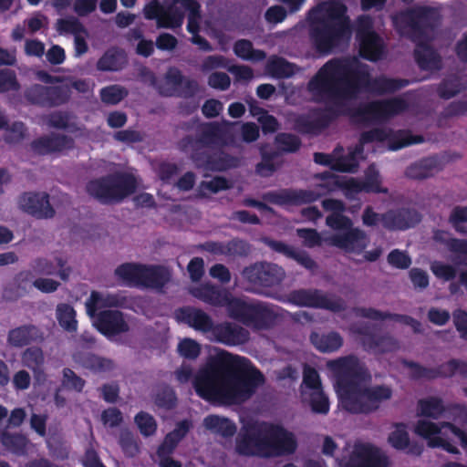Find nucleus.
Here are the masks:
<instances>
[{"mask_svg": "<svg viewBox=\"0 0 467 467\" xmlns=\"http://www.w3.org/2000/svg\"><path fill=\"white\" fill-rule=\"evenodd\" d=\"M177 400L174 389L168 385L159 388L154 395L155 405L167 410L174 409L177 405Z\"/></svg>", "mask_w": 467, "mask_h": 467, "instance_id": "864d4df0", "label": "nucleus"}, {"mask_svg": "<svg viewBox=\"0 0 467 467\" xmlns=\"http://www.w3.org/2000/svg\"><path fill=\"white\" fill-rule=\"evenodd\" d=\"M235 451L241 456H265V425L244 427L235 440Z\"/></svg>", "mask_w": 467, "mask_h": 467, "instance_id": "dca6fc26", "label": "nucleus"}, {"mask_svg": "<svg viewBox=\"0 0 467 467\" xmlns=\"http://www.w3.org/2000/svg\"><path fill=\"white\" fill-rule=\"evenodd\" d=\"M403 30L416 44L414 59L422 70L439 71L442 68L441 55L430 44L431 35L437 26L440 15L431 6L417 5L400 14Z\"/></svg>", "mask_w": 467, "mask_h": 467, "instance_id": "20e7f679", "label": "nucleus"}, {"mask_svg": "<svg viewBox=\"0 0 467 467\" xmlns=\"http://www.w3.org/2000/svg\"><path fill=\"white\" fill-rule=\"evenodd\" d=\"M262 161L256 164L255 171L264 177L272 175L276 171L275 160L280 156L279 150H261Z\"/></svg>", "mask_w": 467, "mask_h": 467, "instance_id": "13d9d810", "label": "nucleus"}, {"mask_svg": "<svg viewBox=\"0 0 467 467\" xmlns=\"http://www.w3.org/2000/svg\"><path fill=\"white\" fill-rule=\"evenodd\" d=\"M203 426L213 433L219 434L223 438L233 437L237 430L236 425L231 420L214 414L204 418Z\"/></svg>", "mask_w": 467, "mask_h": 467, "instance_id": "ea45409f", "label": "nucleus"}, {"mask_svg": "<svg viewBox=\"0 0 467 467\" xmlns=\"http://www.w3.org/2000/svg\"><path fill=\"white\" fill-rule=\"evenodd\" d=\"M183 17V14L179 9H177L173 5H170L166 10H163L161 16L159 18L158 27H180L182 25Z\"/></svg>", "mask_w": 467, "mask_h": 467, "instance_id": "680f3d73", "label": "nucleus"}, {"mask_svg": "<svg viewBox=\"0 0 467 467\" xmlns=\"http://www.w3.org/2000/svg\"><path fill=\"white\" fill-rule=\"evenodd\" d=\"M134 421L140 432L145 437L153 435L157 431V422L154 417L148 412L140 411L136 414Z\"/></svg>", "mask_w": 467, "mask_h": 467, "instance_id": "69168bd1", "label": "nucleus"}, {"mask_svg": "<svg viewBox=\"0 0 467 467\" xmlns=\"http://www.w3.org/2000/svg\"><path fill=\"white\" fill-rule=\"evenodd\" d=\"M321 77H335L336 80H345L343 88L327 87V91L334 97L357 98L366 88L378 95L391 94L410 84L408 79L391 78L379 76L371 78L368 66L350 57H334L321 67Z\"/></svg>", "mask_w": 467, "mask_h": 467, "instance_id": "f03ea898", "label": "nucleus"}, {"mask_svg": "<svg viewBox=\"0 0 467 467\" xmlns=\"http://www.w3.org/2000/svg\"><path fill=\"white\" fill-rule=\"evenodd\" d=\"M330 244L346 252L361 254L368 244L367 234L358 227L351 228L343 233H337L331 235Z\"/></svg>", "mask_w": 467, "mask_h": 467, "instance_id": "aec40b11", "label": "nucleus"}, {"mask_svg": "<svg viewBox=\"0 0 467 467\" xmlns=\"http://www.w3.org/2000/svg\"><path fill=\"white\" fill-rule=\"evenodd\" d=\"M288 303L306 307H314L332 311L334 313L346 310V302L337 296H327L319 289H296L287 295Z\"/></svg>", "mask_w": 467, "mask_h": 467, "instance_id": "9b49d317", "label": "nucleus"}, {"mask_svg": "<svg viewBox=\"0 0 467 467\" xmlns=\"http://www.w3.org/2000/svg\"><path fill=\"white\" fill-rule=\"evenodd\" d=\"M171 279L170 271L161 265H144L140 285L147 288H163Z\"/></svg>", "mask_w": 467, "mask_h": 467, "instance_id": "72a5a7b5", "label": "nucleus"}, {"mask_svg": "<svg viewBox=\"0 0 467 467\" xmlns=\"http://www.w3.org/2000/svg\"><path fill=\"white\" fill-rule=\"evenodd\" d=\"M212 335L216 342L228 347L244 345L250 339V333L247 329L227 321L214 324Z\"/></svg>", "mask_w": 467, "mask_h": 467, "instance_id": "4be33fe9", "label": "nucleus"}, {"mask_svg": "<svg viewBox=\"0 0 467 467\" xmlns=\"http://www.w3.org/2000/svg\"><path fill=\"white\" fill-rule=\"evenodd\" d=\"M74 148V139L58 132L39 136L30 142V150L36 156H60Z\"/></svg>", "mask_w": 467, "mask_h": 467, "instance_id": "a211bd4d", "label": "nucleus"}, {"mask_svg": "<svg viewBox=\"0 0 467 467\" xmlns=\"http://www.w3.org/2000/svg\"><path fill=\"white\" fill-rule=\"evenodd\" d=\"M396 430L389 435V443L396 450L403 451L410 445V436L407 431V426L403 422L395 424Z\"/></svg>", "mask_w": 467, "mask_h": 467, "instance_id": "052dcab7", "label": "nucleus"}, {"mask_svg": "<svg viewBox=\"0 0 467 467\" xmlns=\"http://www.w3.org/2000/svg\"><path fill=\"white\" fill-rule=\"evenodd\" d=\"M177 350L181 357L194 360L201 354V345L194 339L184 338L179 342Z\"/></svg>", "mask_w": 467, "mask_h": 467, "instance_id": "774afa93", "label": "nucleus"}, {"mask_svg": "<svg viewBox=\"0 0 467 467\" xmlns=\"http://www.w3.org/2000/svg\"><path fill=\"white\" fill-rule=\"evenodd\" d=\"M175 316L179 322L203 333H212L214 327L212 317L207 313L193 306L181 307L176 310Z\"/></svg>", "mask_w": 467, "mask_h": 467, "instance_id": "a878e982", "label": "nucleus"}, {"mask_svg": "<svg viewBox=\"0 0 467 467\" xmlns=\"http://www.w3.org/2000/svg\"><path fill=\"white\" fill-rule=\"evenodd\" d=\"M431 370L433 371L431 375L432 379L438 378H451L456 373L467 378V362L452 358L436 368H431Z\"/></svg>", "mask_w": 467, "mask_h": 467, "instance_id": "c03bdc74", "label": "nucleus"}, {"mask_svg": "<svg viewBox=\"0 0 467 467\" xmlns=\"http://www.w3.org/2000/svg\"><path fill=\"white\" fill-rule=\"evenodd\" d=\"M310 342L322 353H331L338 350L343 345V338L339 333L331 331L327 334L312 332Z\"/></svg>", "mask_w": 467, "mask_h": 467, "instance_id": "e433bc0d", "label": "nucleus"}, {"mask_svg": "<svg viewBox=\"0 0 467 467\" xmlns=\"http://www.w3.org/2000/svg\"><path fill=\"white\" fill-rule=\"evenodd\" d=\"M101 100L109 105L119 103L128 95L125 88L119 85H111L102 88L99 92Z\"/></svg>", "mask_w": 467, "mask_h": 467, "instance_id": "e2e57ef3", "label": "nucleus"}, {"mask_svg": "<svg viewBox=\"0 0 467 467\" xmlns=\"http://www.w3.org/2000/svg\"><path fill=\"white\" fill-rule=\"evenodd\" d=\"M21 209L37 219H48L55 215V210L46 192H25L19 200Z\"/></svg>", "mask_w": 467, "mask_h": 467, "instance_id": "412c9836", "label": "nucleus"}, {"mask_svg": "<svg viewBox=\"0 0 467 467\" xmlns=\"http://www.w3.org/2000/svg\"><path fill=\"white\" fill-rule=\"evenodd\" d=\"M127 55L120 48H110L106 51L97 62V68L100 71H119L127 65Z\"/></svg>", "mask_w": 467, "mask_h": 467, "instance_id": "4c0bfd02", "label": "nucleus"}, {"mask_svg": "<svg viewBox=\"0 0 467 467\" xmlns=\"http://www.w3.org/2000/svg\"><path fill=\"white\" fill-rule=\"evenodd\" d=\"M320 73L321 67L309 79L306 87L307 91L316 103L334 104L337 119L345 116L348 117L352 123L368 126L386 122L408 109L407 101L400 97L360 102L358 106L349 108L345 102L354 98L334 97L327 89V87L343 88L347 82L345 80H335V77L320 78Z\"/></svg>", "mask_w": 467, "mask_h": 467, "instance_id": "f257e3e1", "label": "nucleus"}, {"mask_svg": "<svg viewBox=\"0 0 467 467\" xmlns=\"http://www.w3.org/2000/svg\"><path fill=\"white\" fill-rule=\"evenodd\" d=\"M57 318L58 324L67 332H76L78 329V321L76 319V311L68 304H59L57 306Z\"/></svg>", "mask_w": 467, "mask_h": 467, "instance_id": "09e8293b", "label": "nucleus"}, {"mask_svg": "<svg viewBox=\"0 0 467 467\" xmlns=\"http://www.w3.org/2000/svg\"><path fill=\"white\" fill-rule=\"evenodd\" d=\"M95 326L106 337L120 335L130 330V326L125 321L123 313L119 310L100 311L97 316Z\"/></svg>", "mask_w": 467, "mask_h": 467, "instance_id": "b1692460", "label": "nucleus"}, {"mask_svg": "<svg viewBox=\"0 0 467 467\" xmlns=\"http://www.w3.org/2000/svg\"><path fill=\"white\" fill-rule=\"evenodd\" d=\"M266 457L293 454L297 449V441L291 431L281 425H265Z\"/></svg>", "mask_w": 467, "mask_h": 467, "instance_id": "f3484780", "label": "nucleus"}, {"mask_svg": "<svg viewBox=\"0 0 467 467\" xmlns=\"http://www.w3.org/2000/svg\"><path fill=\"white\" fill-rule=\"evenodd\" d=\"M143 265L125 263L119 265L115 275L119 278L140 285Z\"/></svg>", "mask_w": 467, "mask_h": 467, "instance_id": "5fc2aeb1", "label": "nucleus"}, {"mask_svg": "<svg viewBox=\"0 0 467 467\" xmlns=\"http://www.w3.org/2000/svg\"><path fill=\"white\" fill-rule=\"evenodd\" d=\"M227 351L213 358L193 380L196 394L204 400L226 404Z\"/></svg>", "mask_w": 467, "mask_h": 467, "instance_id": "0eeeda50", "label": "nucleus"}, {"mask_svg": "<svg viewBox=\"0 0 467 467\" xmlns=\"http://www.w3.org/2000/svg\"><path fill=\"white\" fill-rule=\"evenodd\" d=\"M359 55L364 59L376 62L379 60L385 50L383 39L378 33L358 38Z\"/></svg>", "mask_w": 467, "mask_h": 467, "instance_id": "f704fd0d", "label": "nucleus"}, {"mask_svg": "<svg viewBox=\"0 0 467 467\" xmlns=\"http://www.w3.org/2000/svg\"><path fill=\"white\" fill-rule=\"evenodd\" d=\"M226 404L248 400L264 384L263 373L249 358L227 352Z\"/></svg>", "mask_w": 467, "mask_h": 467, "instance_id": "423d86ee", "label": "nucleus"}, {"mask_svg": "<svg viewBox=\"0 0 467 467\" xmlns=\"http://www.w3.org/2000/svg\"><path fill=\"white\" fill-rule=\"evenodd\" d=\"M44 338L42 331L35 325L27 324L12 328L7 334V343L15 348H23Z\"/></svg>", "mask_w": 467, "mask_h": 467, "instance_id": "c756f323", "label": "nucleus"}, {"mask_svg": "<svg viewBox=\"0 0 467 467\" xmlns=\"http://www.w3.org/2000/svg\"><path fill=\"white\" fill-rule=\"evenodd\" d=\"M327 366L336 374L337 391L359 386L369 377L367 368L355 356L350 355L330 360Z\"/></svg>", "mask_w": 467, "mask_h": 467, "instance_id": "9d476101", "label": "nucleus"}, {"mask_svg": "<svg viewBox=\"0 0 467 467\" xmlns=\"http://www.w3.org/2000/svg\"><path fill=\"white\" fill-rule=\"evenodd\" d=\"M314 177L322 181L321 183L317 184V187L326 190L327 192H335L339 189L341 190L344 177L342 175H337L327 171L317 173Z\"/></svg>", "mask_w": 467, "mask_h": 467, "instance_id": "0e129e2a", "label": "nucleus"}, {"mask_svg": "<svg viewBox=\"0 0 467 467\" xmlns=\"http://www.w3.org/2000/svg\"><path fill=\"white\" fill-rule=\"evenodd\" d=\"M0 441L7 451L16 455L26 453L28 440L23 434L4 431L0 436Z\"/></svg>", "mask_w": 467, "mask_h": 467, "instance_id": "49530a36", "label": "nucleus"}, {"mask_svg": "<svg viewBox=\"0 0 467 467\" xmlns=\"http://www.w3.org/2000/svg\"><path fill=\"white\" fill-rule=\"evenodd\" d=\"M101 303L105 307H119L131 309L134 306V300L127 295L126 291H118L117 293H109L101 296L99 292L93 291L90 295V302L87 304L88 312L93 315L96 310V304Z\"/></svg>", "mask_w": 467, "mask_h": 467, "instance_id": "cd10ccee", "label": "nucleus"}, {"mask_svg": "<svg viewBox=\"0 0 467 467\" xmlns=\"http://www.w3.org/2000/svg\"><path fill=\"white\" fill-rule=\"evenodd\" d=\"M347 11L343 3L330 0L322 5L320 16L311 21L309 36L319 54H331L349 40L352 30Z\"/></svg>", "mask_w": 467, "mask_h": 467, "instance_id": "39448f33", "label": "nucleus"}, {"mask_svg": "<svg viewBox=\"0 0 467 467\" xmlns=\"http://www.w3.org/2000/svg\"><path fill=\"white\" fill-rule=\"evenodd\" d=\"M266 69L271 76L277 78H290L295 73L294 64L280 57L271 58L266 64Z\"/></svg>", "mask_w": 467, "mask_h": 467, "instance_id": "8fccbe9b", "label": "nucleus"}, {"mask_svg": "<svg viewBox=\"0 0 467 467\" xmlns=\"http://www.w3.org/2000/svg\"><path fill=\"white\" fill-rule=\"evenodd\" d=\"M354 313L357 317L368 318L370 320H393L396 322H400L404 325H410V322H414V317L403 315V314H394L389 312H383L380 310H378L373 307H362L358 306L354 308Z\"/></svg>", "mask_w": 467, "mask_h": 467, "instance_id": "c9c22d12", "label": "nucleus"}, {"mask_svg": "<svg viewBox=\"0 0 467 467\" xmlns=\"http://www.w3.org/2000/svg\"><path fill=\"white\" fill-rule=\"evenodd\" d=\"M232 187L229 181L223 176H215L211 181H202L198 186V196L206 198L207 192L218 193L221 191L229 190Z\"/></svg>", "mask_w": 467, "mask_h": 467, "instance_id": "603ef678", "label": "nucleus"}, {"mask_svg": "<svg viewBox=\"0 0 467 467\" xmlns=\"http://www.w3.org/2000/svg\"><path fill=\"white\" fill-rule=\"evenodd\" d=\"M337 119L334 104L312 109L307 114H299L293 120L294 130L302 135H318Z\"/></svg>", "mask_w": 467, "mask_h": 467, "instance_id": "f8f14e48", "label": "nucleus"}, {"mask_svg": "<svg viewBox=\"0 0 467 467\" xmlns=\"http://www.w3.org/2000/svg\"><path fill=\"white\" fill-rule=\"evenodd\" d=\"M441 170V161L435 156H429L411 163L405 171L406 177L412 180H424L432 177Z\"/></svg>", "mask_w": 467, "mask_h": 467, "instance_id": "473e14b6", "label": "nucleus"}, {"mask_svg": "<svg viewBox=\"0 0 467 467\" xmlns=\"http://www.w3.org/2000/svg\"><path fill=\"white\" fill-rule=\"evenodd\" d=\"M388 140L391 150H398L402 148L420 144L424 141L422 135H414L410 130H400L393 133L382 128H374L372 130L363 131L359 137V143L365 144L378 141L383 142Z\"/></svg>", "mask_w": 467, "mask_h": 467, "instance_id": "4468645a", "label": "nucleus"}, {"mask_svg": "<svg viewBox=\"0 0 467 467\" xmlns=\"http://www.w3.org/2000/svg\"><path fill=\"white\" fill-rule=\"evenodd\" d=\"M444 423L448 422L442 421L435 423L427 420H419L414 426L413 431L418 436L425 439L430 447L431 441L439 439V435L441 434L442 430L447 429L446 426H443Z\"/></svg>", "mask_w": 467, "mask_h": 467, "instance_id": "a18cd8bd", "label": "nucleus"}, {"mask_svg": "<svg viewBox=\"0 0 467 467\" xmlns=\"http://www.w3.org/2000/svg\"><path fill=\"white\" fill-rule=\"evenodd\" d=\"M24 96L26 101L32 105L51 109L67 103L71 97V90L67 85L34 84L25 90Z\"/></svg>", "mask_w": 467, "mask_h": 467, "instance_id": "ddd939ff", "label": "nucleus"}, {"mask_svg": "<svg viewBox=\"0 0 467 467\" xmlns=\"http://www.w3.org/2000/svg\"><path fill=\"white\" fill-rule=\"evenodd\" d=\"M322 207L325 211L330 212L326 218V224L334 231L343 233L353 226V221L343 213L346 205L338 199H325L322 201Z\"/></svg>", "mask_w": 467, "mask_h": 467, "instance_id": "393cba45", "label": "nucleus"}, {"mask_svg": "<svg viewBox=\"0 0 467 467\" xmlns=\"http://www.w3.org/2000/svg\"><path fill=\"white\" fill-rule=\"evenodd\" d=\"M190 294L210 306H226L230 317L254 330L269 329L276 320L275 313L267 306L234 297L227 289L210 282L192 287Z\"/></svg>", "mask_w": 467, "mask_h": 467, "instance_id": "7ed1b4c3", "label": "nucleus"}, {"mask_svg": "<svg viewBox=\"0 0 467 467\" xmlns=\"http://www.w3.org/2000/svg\"><path fill=\"white\" fill-rule=\"evenodd\" d=\"M364 396L367 398V403L371 409V413L379 409L383 401L389 400L392 397V389L387 385H375L364 387Z\"/></svg>", "mask_w": 467, "mask_h": 467, "instance_id": "a19ab883", "label": "nucleus"}, {"mask_svg": "<svg viewBox=\"0 0 467 467\" xmlns=\"http://www.w3.org/2000/svg\"><path fill=\"white\" fill-rule=\"evenodd\" d=\"M30 266L36 275H58L63 281H67L71 273V268L67 266V261L59 256H55L53 260L37 257L31 262Z\"/></svg>", "mask_w": 467, "mask_h": 467, "instance_id": "c85d7f7f", "label": "nucleus"}, {"mask_svg": "<svg viewBox=\"0 0 467 467\" xmlns=\"http://www.w3.org/2000/svg\"><path fill=\"white\" fill-rule=\"evenodd\" d=\"M446 411L441 398L430 396L420 399L417 402V415L419 417L439 420Z\"/></svg>", "mask_w": 467, "mask_h": 467, "instance_id": "58836bf2", "label": "nucleus"}, {"mask_svg": "<svg viewBox=\"0 0 467 467\" xmlns=\"http://www.w3.org/2000/svg\"><path fill=\"white\" fill-rule=\"evenodd\" d=\"M230 126L229 121L204 123L199 134L198 142L204 146L224 143L230 134Z\"/></svg>", "mask_w": 467, "mask_h": 467, "instance_id": "7c9ffc66", "label": "nucleus"}, {"mask_svg": "<svg viewBox=\"0 0 467 467\" xmlns=\"http://www.w3.org/2000/svg\"><path fill=\"white\" fill-rule=\"evenodd\" d=\"M243 276L254 287H274L281 284L285 273L276 264L257 262L244 267Z\"/></svg>", "mask_w": 467, "mask_h": 467, "instance_id": "2eb2a0df", "label": "nucleus"}, {"mask_svg": "<svg viewBox=\"0 0 467 467\" xmlns=\"http://www.w3.org/2000/svg\"><path fill=\"white\" fill-rule=\"evenodd\" d=\"M137 181L134 175L116 171L90 180L86 185L88 194L101 204L119 203L135 192Z\"/></svg>", "mask_w": 467, "mask_h": 467, "instance_id": "6e6552de", "label": "nucleus"}, {"mask_svg": "<svg viewBox=\"0 0 467 467\" xmlns=\"http://www.w3.org/2000/svg\"><path fill=\"white\" fill-rule=\"evenodd\" d=\"M388 463L378 447L363 444L355 449L345 467H387Z\"/></svg>", "mask_w": 467, "mask_h": 467, "instance_id": "5701e85b", "label": "nucleus"}, {"mask_svg": "<svg viewBox=\"0 0 467 467\" xmlns=\"http://www.w3.org/2000/svg\"><path fill=\"white\" fill-rule=\"evenodd\" d=\"M465 88L466 87L463 85L462 78L457 74H452L444 78L438 84L436 92L441 99H450L460 94Z\"/></svg>", "mask_w": 467, "mask_h": 467, "instance_id": "79ce46f5", "label": "nucleus"}, {"mask_svg": "<svg viewBox=\"0 0 467 467\" xmlns=\"http://www.w3.org/2000/svg\"><path fill=\"white\" fill-rule=\"evenodd\" d=\"M361 219L362 223L367 227H374L381 223L382 226L389 231H405L420 223L422 216L414 208L401 207L378 213L372 206L368 205L363 211Z\"/></svg>", "mask_w": 467, "mask_h": 467, "instance_id": "1a4fd4ad", "label": "nucleus"}, {"mask_svg": "<svg viewBox=\"0 0 467 467\" xmlns=\"http://www.w3.org/2000/svg\"><path fill=\"white\" fill-rule=\"evenodd\" d=\"M239 161L236 157L230 154L221 152L219 154H212L207 171H224L238 166Z\"/></svg>", "mask_w": 467, "mask_h": 467, "instance_id": "6e6d98bb", "label": "nucleus"}, {"mask_svg": "<svg viewBox=\"0 0 467 467\" xmlns=\"http://www.w3.org/2000/svg\"><path fill=\"white\" fill-rule=\"evenodd\" d=\"M82 366L94 373L109 372L114 368V362L107 358L88 353L81 358Z\"/></svg>", "mask_w": 467, "mask_h": 467, "instance_id": "de8ad7c7", "label": "nucleus"}, {"mask_svg": "<svg viewBox=\"0 0 467 467\" xmlns=\"http://www.w3.org/2000/svg\"><path fill=\"white\" fill-rule=\"evenodd\" d=\"M201 247L214 255H245L249 250L247 243L240 239H233L227 243L207 241Z\"/></svg>", "mask_w": 467, "mask_h": 467, "instance_id": "2f4dec72", "label": "nucleus"}, {"mask_svg": "<svg viewBox=\"0 0 467 467\" xmlns=\"http://www.w3.org/2000/svg\"><path fill=\"white\" fill-rule=\"evenodd\" d=\"M234 52L244 60L262 59L265 56L264 51L254 49L253 43L248 39L237 40L234 45Z\"/></svg>", "mask_w": 467, "mask_h": 467, "instance_id": "4d7b16f0", "label": "nucleus"}, {"mask_svg": "<svg viewBox=\"0 0 467 467\" xmlns=\"http://www.w3.org/2000/svg\"><path fill=\"white\" fill-rule=\"evenodd\" d=\"M366 344V351L375 354L394 352L400 348L398 340L389 334L376 335L374 338H369Z\"/></svg>", "mask_w": 467, "mask_h": 467, "instance_id": "37998d69", "label": "nucleus"}, {"mask_svg": "<svg viewBox=\"0 0 467 467\" xmlns=\"http://www.w3.org/2000/svg\"><path fill=\"white\" fill-rule=\"evenodd\" d=\"M358 168V162L356 159L355 152L338 157L334 160L331 164V170L340 172H356Z\"/></svg>", "mask_w": 467, "mask_h": 467, "instance_id": "338daca9", "label": "nucleus"}, {"mask_svg": "<svg viewBox=\"0 0 467 467\" xmlns=\"http://www.w3.org/2000/svg\"><path fill=\"white\" fill-rule=\"evenodd\" d=\"M342 408L352 414H369L371 409L364 396V388L355 386L337 391Z\"/></svg>", "mask_w": 467, "mask_h": 467, "instance_id": "bb28decb", "label": "nucleus"}, {"mask_svg": "<svg viewBox=\"0 0 467 467\" xmlns=\"http://www.w3.org/2000/svg\"><path fill=\"white\" fill-rule=\"evenodd\" d=\"M44 361V354L40 348H27L22 353L23 365L31 369L35 374L42 372Z\"/></svg>", "mask_w": 467, "mask_h": 467, "instance_id": "3c124183", "label": "nucleus"}, {"mask_svg": "<svg viewBox=\"0 0 467 467\" xmlns=\"http://www.w3.org/2000/svg\"><path fill=\"white\" fill-rule=\"evenodd\" d=\"M321 193L312 190L304 189H282L270 191L263 195V200L275 205L300 206L317 202Z\"/></svg>", "mask_w": 467, "mask_h": 467, "instance_id": "6ab92c4d", "label": "nucleus"}, {"mask_svg": "<svg viewBox=\"0 0 467 467\" xmlns=\"http://www.w3.org/2000/svg\"><path fill=\"white\" fill-rule=\"evenodd\" d=\"M275 140L278 150L285 153H295L299 150L302 145L300 138L292 133H278Z\"/></svg>", "mask_w": 467, "mask_h": 467, "instance_id": "bf43d9fd", "label": "nucleus"}]
</instances>
